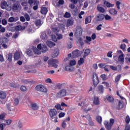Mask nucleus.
Masks as SVG:
<instances>
[{
    "mask_svg": "<svg viewBox=\"0 0 130 130\" xmlns=\"http://www.w3.org/2000/svg\"><path fill=\"white\" fill-rule=\"evenodd\" d=\"M30 106L32 110H38L39 109V105L36 103H31Z\"/></svg>",
    "mask_w": 130,
    "mask_h": 130,
    "instance_id": "obj_9",
    "label": "nucleus"
},
{
    "mask_svg": "<svg viewBox=\"0 0 130 130\" xmlns=\"http://www.w3.org/2000/svg\"><path fill=\"white\" fill-rule=\"evenodd\" d=\"M96 9L99 12H100V13H105V9H104L103 7L98 6H97Z\"/></svg>",
    "mask_w": 130,
    "mask_h": 130,
    "instance_id": "obj_31",
    "label": "nucleus"
},
{
    "mask_svg": "<svg viewBox=\"0 0 130 130\" xmlns=\"http://www.w3.org/2000/svg\"><path fill=\"white\" fill-rule=\"evenodd\" d=\"M84 58H80V60H78V66H82V64H83L84 63Z\"/></svg>",
    "mask_w": 130,
    "mask_h": 130,
    "instance_id": "obj_41",
    "label": "nucleus"
},
{
    "mask_svg": "<svg viewBox=\"0 0 130 130\" xmlns=\"http://www.w3.org/2000/svg\"><path fill=\"white\" fill-rule=\"evenodd\" d=\"M48 50V49H47V46H46V45H43L42 48V52L45 53V52H46Z\"/></svg>",
    "mask_w": 130,
    "mask_h": 130,
    "instance_id": "obj_34",
    "label": "nucleus"
},
{
    "mask_svg": "<svg viewBox=\"0 0 130 130\" xmlns=\"http://www.w3.org/2000/svg\"><path fill=\"white\" fill-rule=\"evenodd\" d=\"M79 106H82V109L85 112H88L89 110H91V108L88 107V105H85L84 103H79Z\"/></svg>",
    "mask_w": 130,
    "mask_h": 130,
    "instance_id": "obj_4",
    "label": "nucleus"
},
{
    "mask_svg": "<svg viewBox=\"0 0 130 130\" xmlns=\"http://www.w3.org/2000/svg\"><path fill=\"white\" fill-rule=\"evenodd\" d=\"M67 89L63 88L60 89L56 94V97L57 98H62L63 97H66L67 96Z\"/></svg>",
    "mask_w": 130,
    "mask_h": 130,
    "instance_id": "obj_2",
    "label": "nucleus"
},
{
    "mask_svg": "<svg viewBox=\"0 0 130 130\" xmlns=\"http://www.w3.org/2000/svg\"><path fill=\"white\" fill-rule=\"evenodd\" d=\"M82 55V52L80 51L79 50H76L72 52V56L73 58L75 57H78V56H81Z\"/></svg>",
    "mask_w": 130,
    "mask_h": 130,
    "instance_id": "obj_7",
    "label": "nucleus"
},
{
    "mask_svg": "<svg viewBox=\"0 0 130 130\" xmlns=\"http://www.w3.org/2000/svg\"><path fill=\"white\" fill-rule=\"evenodd\" d=\"M45 82L46 83H49V84L52 83V81L50 78H47V79H46Z\"/></svg>",
    "mask_w": 130,
    "mask_h": 130,
    "instance_id": "obj_59",
    "label": "nucleus"
},
{
    "mask_svg": "<svg viewBox=\"0 0 130 130\" xmlns=\"http://www.w3.org/2000/svg\"><path fill=\"white\" fill-rule=\"evenodd\" d=\"M36 2H38L37 0H28V4L30 5L29 8H32V5H35V3Z\"/></svg>",
    "mask_w": 130,
    "mask_h": 130,
    "instance_id": "obj_25",
    "label": "nucleus"
},
{
    "mask_svg": "<svg viewBox=\"0 0 130 130\" xmlns=\"http://www.w3.org/2000/svg\"><path fill=\"white\" fill-rule=\"evenodd\" d=\"M93 103L95 105H99V99L97 96H95L93 99Z\"/></svg>",
    "mask_w": 130,
    "mask_h": 130,
    "instance_id": "obj_33",
    "label": "nucleus"
},
{
    "mask_svg": "<svg viewBox=\"0 0 130 130\" xmlns=\"http://www.w3.org/2000/svg\"><path fill=\"white\" fill-rule=\"evenodd\" d=\"M95 19L97 21H103L104 19V14H99L96 15L95 17Z\"/></svg>",
    "mask_w": 130,
    "mask_h": 130,
    "instance_id": "obj_10",
    "label": "nucleus"
},
{
    "mask_svg": "<svg viewBox=\"0 0 130 130\" xmlns=\"http://www.w3.org/2000/svg\"><path fill=\"white\" fill-rule=\"evenodd\" d=\"M1 8L5 10V9H6L9 7V5H8V3L6 1H2L1 4Z\"/></svg>",
    "mask_w": 130,
    "mask_h": 130,
    "instance_id": "obj_12",
    "label": "nucleus"
},
{
    "mask_svg": "<svg viewBox=\"0 0 130 130\" xmlns=\"http://www.w3.org/2000/svg\"><path fill=\"white\" fill-rule=\"evenodd\" d=\"M59 53V50L58 48H55L52 54V57H56L58 55V54Z\"/></svg>",
    "mask_w": 130,
    "mask_h": 130,
    "instance_id": "obj_11",
    "label": "nucleus"
},
{
    "mask_svg": "<svg viewBox=\"0 0 130 130\" xmlns=\"http://www.w3.org/2000/svg\"><path fill=\"white\" fill-rule=\"evenodd\" d=\"M71 17V13L69 12H66L64 15V18H70Z\"/></svg>",
    "mask_w": 130,
    "mask_h": 130,
    "instance_id": "obj_55",
    "label": "nucleus"
},
{
    "mask_svg": "<svg viewBox=\"0 0 130 130\" xmlns=\"http://www.w3.org/2000/svg\"><path fill=\"white\" fill-rule=\"evenodd\" d=\"M104 4L105 5V6H106L107 8H112L114 7V4H112L107 1H105L104 3Z\"/></svg>",
    "mask_w": 130,
    "mask_h": 130,
    "instance_id": "obj_19",
    "label": "nucleus"
},
{
    "mask_svg": "<svg viewBox=\"0 0 130 130\" xmlns=\"http://www.w3.org/2000/svg\"><path fill=\"white\" fill-rule=\"evenodd\" d=\"M8 42V39L6 38H2L0 39V43H7Z\"/></svg>",
    "mask_w": 130,
    "mask_h": 130,
    "instance_id": "obj_38",
    "label": "nucleus"
},
{
    "mask_svg": "<svg viewBox=\"0 0 130 130\" xmlns=\"http://www.w3.org/2000/svg\"><path fill=\"white\" fill-rule=\"evenodd\" d=\"M38 5H39V2L36 1L35 3L34 6L33 7L32 9L34 11H36L38 9Z\"/></svg>",
    "mask_w": 130,
    "mask_h": 130,
    "instance_id": "obj_35",
    "label": "nucleus"
},
{
    "mask_svg": "<svg viewBox=\"0 0 130 130\" xmlns=\"http://www.w3.org/2000/svg\"><path fill=\"white\" fill-rule=\"evenodd\" d=\"M46 43L48 46H49V47H50V48L52 47V46H55V43H54L53 42L49 41H47L46 42Z\"/></svg>",
    "mask_w": 130,
    "mask_h": 130,
    "instance_id": "obj_30",
    "label": "nucleus"
},
{
    "mask_svg": "<svg viewBox=\"0 0 130 130\" xmlns=\"http://www.w3.org/2000/svg\"><path fill=\"white\" fill-rule=\"evenodd\" d=\"M52 39L54 42H56V41H57V39L54 35H52Z\"/></svg>",
    "mask_w": 130,
    "mask_h": 130,
    "instance_id": "obj_61",
    "label": "nucleus"
},
{
    "mask_svg": "<svg viewBox=\"0 0 130 130\" xmlns=\"http://www.w3.org/2000/svg\"><path fill=\"white\" fill-rule=\"evenodd\" d=\"M36 90L39 92H43L46 93L47 92V89L44 86L42 85H38L36 87Z\"/></svg>",
    "mask_w": 130,
    "mask_h": 130,
    "instance_id": "obj_3",
    "label": "nucleus"
},
{
    "mask_svg": "<svg viewBox=\"0 0 130 130\" xmlns=\"http://www.w3.org/2000/svg\"><path fill=\"white\" fill-rule=\"evenodd\" d=\"M106 99L109 101V102H110L111 103H112L114 101V99L112 97V96L110 95H108L106 96Z\"/></svg>",
    "mask_w": 130,
    "mask_h": 130,
    "instance_id": "obj_22",
    "label": "nucleus"
},
{
    "mask_svg": "<svg viewBox=\"0 0 130 130\" xmlns=\"http://www.w3.org/2000/svg\"><path fill=\"white\" fill-rule=\"evenodd\" d=\"M12 57H13V54L9 53L7 58L10 61H12Z\"/></svg>",
    "mask_w": 130,
    "mask_h": 130,
    "instance_id": "obj_49",
    "label": "nucleus"
},
{
    "mask_svg": "<svg viewBox=\"0 0 130 130\" xmlns=\"http://www.w3.org/2000/svg\"><path fill=\"white\" fill-rule=\"evenodd\" d=\"M49 114L52 119H53V117H55L57 115V111L54 109H51L50 110Z\"/></svg>",
    "mask_w": 130,
    "mask_h": 130,
    "instance_id": "obj_6",
    "label": "nucleus"
},
{
    "mask_svg": "<svg viewBox=\"0 0 130 130\" xmlns=\"http://www.w3.org/2000/svg\"><path fill=\"white\" fill-rule=\"evenodd\" d=\"M99 67L102 69H104L106 67V65L105 63H100L99 64Z\"/></svg>",
    "mask_w": 130,
    "mask_h": 130,
    "instance_id": "obj_60",
    "label": "nucleus"
},
{
    "mask_svg": "<svg viewBox=\"0 0 130 130\" xmlns=\"http://www.w3.org/2000/svg\"><path fill=\"white\" fill-rule=\"evenodd\" d=\"M19 8H20V5H19V1L17 2V3H15L13 5L12 9L13 11H17V10H19Z\"/></svg>",
    "mask_w": 130,
    "mask_h": 130,
    "instance_id": "obj_14",
    "label": "nucleus"
},
{
    "mask_svg": "<svg viewBox=\"0 0 130 130\" xmlns=\"http://www.w3.org/2000/svg\"><path fill=\"white\" fill-rule=\"evenodd\" d=\"M86 40L84 41V42L85 43H87V44L90 45V41H92V39L90 37L86 36Z\"/></svg>",
    "mask_w": 130,
    "mask_h": 130,
    "instance_id": "obj_32",
    "label": "nucleus"
},
{
    "mask_svg": "<svg viewBox=\"0 0 130 130\" xmlns=\"http://www.w3.org/2000/svg\"><path fill=\"white\" fill-rule=\"evenodd\" d=\"M120 5H121V3L119 1L116 2V6L117 10H120Z\"/></svg>",
    "mask_w": 130,
    "mask_h": 130,
    "instance_id": "obj_40",
    "label": "nucleus"
},
{
    "mask_svg": "<svg viewBox=\"0 0 130 130\" xmlns=\"http://www.w3.org/2000/svg\"><path fill=\"white\" fill-rule=\"evenodd\" d=\"M14 57L15 60H18L20 58V52H16L14 55Z\"/></svg>",
    "mask_w": 130,
    "mask_h": 130,
    "instance_id": "obj_26",
    "label": "nucleus"
},
{
    "mask_svg": "<svg viewBox=\"0 0 130 130\" xmlns=\"http://www.w3.org/2000/svg\"><path fill=\"white\" fill-rule=\"evenodd\" d=\"M0 31L2 33H5L6 32V28L2 26V25H0Z\"/></svg>",
    "mask_w": 130,
    "mask_h": 130,
    "instance_id": "obj_52",
    "label": "nucleus"
},
{
    "mask_svg": "<svg viewBox=\"0 0 130 130\" xmlns=\"http://www.w3.org/2000/svg\"><path fill=\"white\" fill-rule=\"evenodd\" d=\"M126 46L125 45V44H121L120 46V47L121 48V49H122V50H124L125 49V47Z\"/></svg>",
    "mask_w": 130,
    "mask_h": 130,
    "instance_id": "obj_62",
    "label": "nucleus"
},
{
    "mask_svg": "<svg viewBox=\"0 0 130 130\" xmlns=\"http://www.w3.org/2000/svg\"><path fill=\"white\" fill-rule=\"evenodd\" d=\"M26 54H27V55H29V56H31V55H32V50H31L30 49H27L26 51Z\"/></svg>",
    "mask_w": 130,
    "mask_h": 130,
    "instance_id": "obj_53",
    "label": "nucleus"
},
{
    "mask_svg": "<svg viewBox=\"0 0 130 130\" xmlns=\"http://www.w3.org/2000/svg\"><path fill=\"white\" fill-rule=\"evenodd\" d=\"M34 52L35 54H41V50H40L39 49H38L37 48H34Z\"/></svg>",
    "mask_w": 130,
    "mask_h": 130,
    "instance_id": "obj_24",
    "label": "nucleus"
},
{
    "mask_svg": "<svg viewBox=\"0 0 130 130\" xmlns=\"http://www.w3.org/2000/svg\"><path fill=\"white\" fill-rule=\"evenodd\" d=\"M120 78H121V75H118L115 78V82H118L119 80H120Z\"/></svg>",
    "mask_w": 130,
    "mask_h": 130,
    "instance_id": "obj_48",
    "label": "nucleus"
},
{
    "mask_svg": "<svg viewBox=\"0 0 130 130\" xmlns=\"http://www.w3.org/2000/svg\"><path fill=\"white\" fill-rule=\"evenodd\" d=\"M64 115H66V113H64L63 112H61L59 114L58 117L59 118H61V117H63V116H64Z\"/></svg>",
    "mask_w": 130,
    "mask_h": 130,
    "instance_id": "obj_58",
    "label": "nucleus"
},
{
    "mask_svg": "<svg viewBox=\"0 0 130 130\" xmlns=\"http://www.w3.org/2000/svg\"><path fill=\"white\" fill-rule=\"evenodd\" d=\"M20 90L22 92H25V91H27V87H26V86H25L22 85L20 87Z\"/></svg>",
    "mask_w": 130,
    "mask_h": 130,
    "instance_id": "obj_45",
    "label": "nucleus"
},
{
    "mask_svg": "<svg viewBox=\"0 0 130 130\" xmlns=\"http://www.w3.org/2000/svg\"><path fill=\"white\" fill-rule=\"evenodd\" d=\"M8 22L9 23H13V22H15V19H14V17H11L8 19Z\"/></svg>",
    "mask_w": 130,
    "mask_h": 130,
    "instance_id": "obj_56",
    "label": "nucleus"
},
{
    "mask_svg": "<svg viewBox=\"0 0 130 130\" xmlns=\"http://www.w3.org/2000/svg\"><path fill=\"white\" fill-rule=\"evenodd\" d=\"M83 33V28L81 26H78L77 27L76 30L75 31V34L77 36H81Z\"/></svg>",
    "mask_w": 130,
    "mask_h": 130,
    "instance_id": "obj_8",
    "label": "nucleus"
},
{
    "mask_svg": "<svg viewBox=\"0 0 130 130\" xmlns=\"http://www.w3.org/2000/svg\"><path fill=\"white\" fill-rule=\"evenodd\" d=\"M85 24H89V23L91 22V17L88 16L85 20Z\"/></svg>",
    "mask_w": 130,
    "mask_h": 130,
    "instance_id": "obj_42",
    "label": "nucleus"
},
{
    "mask_svg": "<svg viewBox=\"0 0 130 130\" xmlns=\"http://www.w3.org/2000/svg\"><path fill=\"white\" fill-rule=\"evenodd\" d=\"M7 93L5 91H0V99H6Z\"/></svg>",
    "mask_w": 130,
    "mask_h": 130,
    "instance_id": "obj_20",
    "label": "nucleus"
},
{
    "mask_svg": "<svg viewBox=\"0 0 130 130\" xmlns=\"http://www.w3.org/2000/svg\"><path fill=\"white\" fill-rule=\"evenodd\" d=\"M96 120L100 124H101L102 122V117L100 116H98L96 117Z\"/></svg>",
    "mask_w": 130,
    "mask_h": 130,
    "instance_id": "obj_36",
    "label": "nucleus"
},
{
    "mask_svg": "<svg viewBox=\"0 0 130 130\" xmlns=\"http://www.w3.org/2000/svg\"><path fill=\"white\" fill-rule=\"evenodd\" d=\"M48 63L49 66H51V67L54 68V69H57L59 61L55 59H50L48 61Z\"/></svg>",
    "mask_w": 130,
    "mask_h": 130,
    "instance_id": "obj_1",
    "label": "nucleus"
},
{
    "mask_svg": "<svg viewBox=\"0 0 130 130\" xmlns=\"http://www.w3.org/2000/svg\"><path fill=\"white\" fill-rule=\"evenodd\" d=\"M41 13L43 15H46V14H47V8L45 7L42 8Z\"/></svg>",
    "mask_w": 130,
    "mask_h": 130,
    "instance_id": "obj_27",
    "label": "nucleus"
},
{
    "mask_svg": "<svg viewBox=\"0 0 130 130\" xmlns=\"http://www.w3.org/2000/svg\"><path fill=\"white\" fill-rule=\"evenodd\" d=\"M19 99H14V104H15V105H18V104H19Z\"/></svg>",
    "mask_w": 130,
    "mask_h": 130,
    "instance_id": "obj_64",
    "label": "nucleus"
},
{
    "mask_svg": "<svg viewBox=\"0 0 130 130\" xmlns=\"http://www.w3.org/2000/svg\"><path fill=\"white\" fill-rule=\"evenodd\" d=\"M104 18L106 21H113V18H111L108 14L104 15Z\"/></svg>",
    "mask_w": 130,
    "mask_h": 130,
    "instance_id": "obj_29",
    "label": "nucleus"
},
{
    "mask_svg": "<svg viewBox=\"0 0 130 130\" xmlns=\"http://www.w3.org/2000/svg\"><path fill=\"white\" fill-rule=\"evenodd\" d=\"M97 88L98 92L101 93V94H103L104 92V87H103V85H99Z\"/></svg>",
    "mask_w": 130,
    "mask_h": 130,
    "instance_id": "obj_15",
    "label": "nucleus"
},
{
    "mask_svg": "<svg viewBox=\"0 0 130 130\" xmlns=\"http://www.w3.org/2000/svg\"><path fill=\"white\" fill-rule=\"evenodd\" d=\"M29 5V3H28V2H27V0L26 1H23L21 3V6L22 7H25L26 6H28Z\"/></svg>",
    "mask_w": 130,
    "mask_h": 130,
    "instance_id": "obj_47",
    "label": "nucleus"
},
{
    "mask_svg": "<svg viewBox=\"0 0 130 130\" xmlns=\"http://www.w3.org/2000/svg\"><path fill=\"white\" fill-rule=\"evenodd\" d=\"M92 80L93 82V85L95 86H97L98 85V83H99V79H98V76L96 73H93L92 75Z\"/></svg>",
    "mask_w": 130,
    "mask_h": 130,
    "instance_id": "obj_5",
    "label": "nucleus"
},
{
    "mask_svg": "<svg viewBox=\"0 0 130 130\" xmlns=\"http://www.w3.org/2000/svg\"><path fill=\"white\" fill-rule=\"evenodd\" d=\"M118 60L120 62H122L123 64V62H124V54H120L118 58Z\"/></svg>",
    "mask_w": 130,
    "mask_h": 130,
    "instance_id": "obj_13",
    "label": "nucleus"
},
{
    "mask_svg": "<svg viewBox=\"0 0 130 130\" xmlns=\"http://www.w3.org/2000/svg\"><path fill=\"white\" fill-rule=\"evenodd\" d=\"M74 25V21L73 20L68 19L67 20V27H70V26H73Z\"/></svg>",
    "mask_w": 130,
    "mask_h": 130,
    "instance_id": "obj_23",
    "label": "nucleus"
},
{
    "mask_svg": "<svg viewBox=\"0 0 130 130\" xmlns=\"http://www.w3.org/2000/svg\"><path fill=\"white\" fill-rule=\"evenodd\" d=\"M105 127L107 130L111 129V127H112V124H110L109 122H105Z\"/></svg>",
    "mask_w": 130,
    "mask_h": 130,
    "instance_id": "obj_18",
    "label": "nucleus"
},
{
    "mask_svg": "<svg viewBox=\"0 0 130 130\" xmlns=\"http://www.w3.org/2000/svg\"><path fill=\"white\" fill-rule=\"evenodd\" d=\"M10 86L13 88H18V87H19V85L15 83H11Z\"/></svg>",
    "mask_w": 130,
    "mask_h": 130,
    "instance_id": "obj_43",
    "label": "nucleus"
},
{
    "mask_svg": "<svg viewBox=\"0 0 130 130\" xmlns=\"http://www.w3.org/2000/svg\"><path fill=\"white\" fill-rule=\"evenodd\" d=\"M90 52H91V50H90V49H86L84 53L83 58H85V57H86L87 55H89V54H90Z\"/></svg>",
    "mask_w": 130,
    "mask_h": 130,
    "instance_id": "obj_28",
    "label": "nucleus"
},
{
    "mask_svg": "<svg viewBox=\"0 0 130 130\" xmlns=\"http://www.w3.org/2000/svg\"><path fill=\"white\" fill-rule=\"evenodd\" d=\"M41 38L43 40H46V39H47V35L46 32L44 31L41 33Z\"/></svg>",
    "mask_w": 130,
    "mask_h": 130,
    "instance_id": "obj_21",
    "label": "nucleus"
},
{
    "mask_svg": "<svg viewBox=\"0 0 130 130\" xmlns=\"http://www.w3.org/2000/svg\"><path fill=\"white\" fill-rule=\"evenodd\" d=\"M70 64L71 67L73 66H75L76 65V60H71L70 62Z\"/></svg>",
    "mask_w": 130,
    "mask_h": 130,
    "instance_id": "obj_57",
    "label": "nucleus"
},
{
    "mask_svg": "<svg viewBox=\"0 0 130 130\" xmlns=\"http://www.w3.org/2000/svg\"><path fill=\"white\" fill-rule=\"evenodd\" d=\"M26 29V26H22L21 25H18L15 27V29L17 31H23Z\"/></svg>",
    "mask_w": 130,
    "mask_h": 130,
    "instance_id": "obj_17",
    "label": "nucleus"
},
{
    "mask_svg": "<svg viewBox=\"0 0 130 130\" xmlns=\"http://www.w3.org/2000/svg\"><path fill=\"white\" fill-rule=\"evenodd\" d=\"M35 23L36 26H41V20H36Z\"/></svg>",
    "mask_w": 130,
    "mask_h": 130,
    "instance_id": "obj_44",
    "label": "nucleus"
},
{
    "mask_svg": "<svg viewBox=\"0 0 130 130\" xmlns=\"http://www.w3.org/2000/svg\"><path fill=\"white\" fill-rule=\"evenodd\" d=\"M79 43L81 46H83L84 45V42H83V39L81 38H78V41H77V43Z\"/></svg>",
    "mask_w": 130,
    "mask_h": 130,
    "instance_id": "obj_37",
    "label": "nucleus"
},
{
    "mask_svg": "<svg viewBox=\"0 0 130 130\" xmlns=\"http://www.w3.org/2000/svg\"><path fill=\"white\" fill-rule=\"evenodd\" d=\"M109 13L110 15H112L113 16H115V15H117V11L115 9H110L109 10Z\"/></svg>",
    "mask_w": 130,
    "mask_h": 130,
    "instance_id": "obj_16",
    "label": "nucleus"
},
{
    "mask_svg": "<svg viewBox=\"0 0 130 130\" xmlns=\"http://www.w3.org/2000/svg\"><path fill=\"white\" fill-rule=\"evenodd\" d=\"M20 82L22 84H28L29 83V81L27 79H21Z\"/></svg>",
    "mask_w": 130,
    "mask_h": 130,
    "instance_id": "obj_54",
    "label": "nucleus"
},
{
    "mask_svg": "<svg viewBox=\"0 0 130 130\" xmlns=\"http://www.w3.org/2000/svg\"><path fill=\"white\" fill-rule=\"evenodd\" d=\"M24 18L26 19V21H30V16L28 14H24Z\"/></svg>",
    "mask_w": 130,
    "mask_h": 130,
    "instance_id": "obj_51",
    "label": "nucleus"
},
{
    "mask_svg": "<svg viewBox=\"0 0 130 130\" xmlns=\"http://www.w3.org/2000/svg\"><path fill=\"white\" fill-rule=\"evenodd\" d=\"M125 121L126 123H129L130 121V118L129 116H126V118H125Z\"/></svg>",
    "mask_w": 130,
    "mask_h": 130,
    "instance_id": "obj_63",
    "label": "nucleus"
},
{
    "mask_svg": "<svg viewBox=\"0 0 130 130\" xmlns=\"http://www.w3.org/2000/svg\"><path fill=\"white\" fill-rule=\"evenodd\" d=\"M61 106L60 104H57L55 106V108H56L58 110H59V109L60 110H63V109H61Z\"/></svg>",
    "mask_w": 130,
    "mask_h": 130,
    "instance_id": "obj_46",
    "label": "nucleus"
},
{
    "mask_svg": "<svg viewBox=\"0 0 130 130\" xmlns=\"http://www.w3.org/2000/svg\"><path fill=\"white\" fill-rule=\"evenodd\" d=\"M65 70L68 72H71V71H73V68L71 66H67L65 67Z\"/></svg>",
    "mask_w": 130,
    "mask_h": 130,
    "instance_id": "obj_39",
    "label": "nucleus"
},
{
    "mask_svg": "<svg viewBox=\"0 0 130 130\" xmlns=\"http://www.w3.org/2000/svg\"><path fill=\"white\" fill-rule=\"evenodd\" d=\"M82 117H85V118H86V119H87V120L88 121H90L91 120V116H90V115H87L86 116L83 115L82 116Z\"/></svg>",
    "mask_w": 130,
    "mask_h": 130,
    "instance_id": "obj_50",
    "label": "nucleus"
}]
</instances>
